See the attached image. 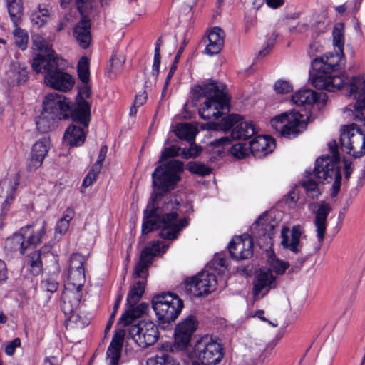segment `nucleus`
<instances>
[{"label": "nucleus", "mask_w": 365, "mask_h": 365, "mask_svg": "<svg viewBox=\"0 0 365 365\" xmlns=\"http://www.w3.org/2000/svg\"><path fill=\"white\" fill-rule=\"evenodd\" d=\"M49 148L50 142L46 138L39 139L34 144L31 151V158L28 164L29 170H36L42 165L43 160L47 155Z\"/></svg>", "instance_id": "obj_23"}, {"label": "nucleus", "mask_w": 365, "mask_h": 365, "mask_svg": "<svg viewBox=\"0 0 365 365\" xmlns=\"http://www.w3.org/2000/svg\"><path fill=\"white\" fill-rule=\"evenodd\" d=\"M29 227H25L20 230L19 232L14 233L10 237H8L5 242V247L11 252H19L24 254L27 248V245L24 240V233Z\"/></svg>", "instance_id": "obj_31"}, {"label": "nucleus", "mask_w": 365, "mask_h": 365, "mask_svg": "<svg viewBox=\"0 0 365 365\" xmlns=\"http://www.w3.org/2000/svg\"><path fill=\"white\" fill-rule=\"evenodd\" d=\"M217 281L214 274L202 272L186 280V287L195 297L207 295L216 289Z\"/></svg>", "instance_id": "obj_13"}, {"label": "nucleus", "mask_w": 365, "mask_h": 365, "mask_svg": "<svg viewBox=\"0 0 365 365\" xmlns=\"http://www.w3.org/2000/svg\"><path fill=\"white\" fill-rule=\"evenodd\" d=\"M331 207L327 203H322L317 208L315 213L314 225L316 227L317 242L313 245L307 255V245L300 240L301 231L298 227V253L302 255L299 263L301 267H304L307 269H312L314 265V260L312 255L317 253L321 248L326 233L327 218L331 212ZM306 244H307L306 242Z\"/></svg>", "instance_id": "obj_5"}, {"label": "nucleus", "mask_w": 365, "mask_h": 365, "mask_svg": "<svg viewBox=\"0 0 365 365\" xmlns=\"http://www.w3.org/2000/svg\"><path fill=\"white\" fill-rule=\"evenodd\" d=\"M221 88L215 82L197 85L192 88L193 98L200 101L205 98L199 108V115L203 120H216L225 111L230 110V98Z\"/></svg>", "instance_id": "obj_3"}, {"label": "nucleus", "mask_w": 365, "mask_h": 365, "mask_svg": "<svg viewBox=\"0 0 365 365\" xmlns=\"http://www.w3.org/2000/svg\"><path fill=\"white\" fill-rule=\"evenodd\" d=\"M314 177L312 171L306 170L304 174V179L300 182L306 195L312 200L317 199L321 194L319 184L314 180Z\"/></svg>", "instance_id": "obj_34"}, {"label": "nucleus", "mask_w": 365, "mask_h": 365, "mask_svg": "<svg viewBox=\"0 0 365 365\" xmlns=\"http://www.w3.org/2000/svg\"><path fill=\"white\" fill-rule=\"evenodd\" d=\"M179 152L180 148L177 145H171L170 147L165 148L161 153L158 163H161L167 160L168 158L178 156L179 155Z\"/></svg>", "instance_id": "obj_59"}, {"label": "nucleus", "mask_w": 365, "mask_h": 365, "mask_svg": "<svg viewBox=\"0 0 365 365\" xmlns=\"http://www.w3.org/2000/svg\"><path fill=\"white\" fill-rule=\"evenodd\" d=\"M81 299V289L66 284L61 297V309L65 315L73 314L78 309Z\"/></svg>", "instance_id": "obj_20"}, {"label": "nucleus", "mask_w": 365, "mask_h": 365, "mask_svg": "<svg viewBox=\"0 0 365 365\" xmlns=\"http://www.w3.org/2000/svg\"><path fill=\"white\" fill-rule=\"evenodd\" d=\"M91 103L82 98H76L74 108L71 111L69 110V116L71 115L73 121L79 123L87 128L91 120Z\"/></svg>", "instance_id": "obj_25"}, {"label": "nucleus", "mask_w": 365, "mask_h": 365, "mask_svg": "<svg viewBox=\"0 0 365 365\" xmlns=\"http://www.w3.org/2000/svg\"><path fill=\"white\" fill-rule=\"evenodd\" d=\"M101 170V169L96 170V167L93 165L88 173L85 177L82 185L85 187L91 186L96 181Z\"/></svg>", "instance_id": "obj_60"}, {"label": "nucleus", "mask_w": 365, "mask_h": 365, "mask_svg": "<svg viewBox=\"0 0 365 365\" xmlns=\"http://www.w3.org/2000/svg\"><path fill=\"white\" fill-rule=\"evenodd\" d=\"M66 66V61L56 53H51L47 57L38 56L34 58L31 64L36 73L44 75V83L47 86L62 92L71 90L75 83L74 78L62 71Z\"/></svg>", "instance_id": "obj_2"}, {"label": "nucleus", "mask_w": 365, "mask_h": 365, "mask_svg": "<svg viewBox=\"0 0 365 365\" xmlns=\"http://www.w3.org/2000/svg\"><path fill=\"white\" fill-rule=\"evenodd\" d=\"M33 43L35 48L41 53L36 55L35 58L40 55L47 57L51 53H56L55 51L51 48L49 43L41 36H35L33 38Z\"/></svg>", "instance_id": "obj_48"}, {"label": "nucleus", "mask_w": 365, "mask_h": 365, "mask_svg": "<svg viewBox=\"0 0 365 365\" xmlns=\"http://www.w3.org/2000/svg\"><path fill=\"white\" fill-rule=\"evenodd\" d=\"M339 347L338 341L328 340L322 351L321 358L324 365H331Z\"/></svg>", "instance_id": "obj_38"}, {"label": "nucleus", "mask_w": 365, "mask_h": 365, "mask_svg": "<svg viewBox=\"0 0 365 365\" xmlns=\"http://www.w3.org/2000/svg\"><path fill=\"white\" fill-rule=\"evenodd\" d=\"M49 18V11L41 5L38 6L37 11L31 14V21L37 28L43 26Z\"/></svg>", "instance_id": "obj_43"}, {"label": "nucleus", "mask_w": 365, "mask_h": 365, "mask_svg": "<svg viewBox=\"0 0 365 365\" xmlns=\"http://www.w3.org/2000/svg\"><path fill=\"white\" fill-rule=\"evenodd\" d=\"M41 287L45 291L53 293L58 288V282L54 277L50 276L41 281Z\"/></svg>", "instance_id": "obj_57"}, {"label": "nucleus", "mask_w": 365, "mask_h": 365, "mask_svg": "<svg viewBox=\"0 0 365 365\" xmlns=\"http://www.w3.org/2000/svg\"><path fill=\"white\" fill-rule=\"evenodd\" d=\"M333 45L339 51H343L344 45V25L341 22H337L332 31Z\"/></svg>", "instance_id": "obj_42"}, {"label": "nucleus", "mask_w": 365, "mask_h": 365, "mask_svg": "<svg viewBox=\"0 0 365 365\" xmlns=\"http://www.w3.org/2000/svg\"><path fill=\"white\" fill-rule=\"evenodd\" d=\"M146 365H180V364L170 354L160 353L154 357L149 358Z\"/></svg>", "instance_id": "obj_46"}, {"label": "nucleus", "mask_w": 365, "mask_h": 365, "mask_svg": "<svg viewBox=\"0 0 365 365\" xmlns=\"http://www.w3.org/2000/svg\"><path fill=\"white\" fill-rule=\"evenodd\" d=\"M273 88L274 91L278 94H286L293 91V86L288 81L282 79L277 80Z\"/></svg>", "instance_id": "obj_56"}, {"label": "nucleus", "mask_w": 365, "mask_h": 365, "mask_svg": "<svg viewBox=\"0 0 365 365\" xmlns=\"http://www.w3.org/2000/svg\"><path fill=\"white\" fill-rule=\"evenodd\" d=\"M351 92L354 98L365 100V78H355L351 84Z\"/></svg>", "instance_id": "obj_50"}, {"label": "nucleus", "mask_w": 365, "mask_h": 365, "mask_svg": "<svg viewBox=\"0 0 365 365\" xmlns=\"http://www.w3.org/2000/svg\"><path fill=\"white\" fill-rule=\"evenodd\" d=\"M296 186L297 185H294L292 190L284 197L285 204L290 208H294L297 206V201L295 200L296 193L294 190Z\"/></svg>", "instance_id": "obj_62"}, {"label": "nucleus", "mask_w": 365, "mask_h": 365, "mask_svg": "<svg viewBox=\"0 0 365 365\" xmlns=\"http://www.w3.org/2000/svg\"><path fill=\"white\" fill-rule=\"evenodd\" d=\"M29 78L27 67L19 61H11L5 73V80L9 86L23 84Z\"/></svg>", "instance_id": "obj_22"}, {"label": "nucleus", "mask_w": 365, "mask_h": 365, "mask_svg": "<svg viewBox=\"0 0 365 365\" xmlns=\"http://www.w3.org/2000/svg\"><path fill=\"white\" fill-rule=\"evenodd\" d=\"M68 117L69 104L66 98L56 93H49L46 96L43 111L36 119L37 130L41 133H46L55 128L58 120Z\"/></svg>", "instance_id": "obj_4"}, {"label": "nucleus", "mask_w": 365, "mask_h": 365, "mask_svg": "<svg viewBox=\"0 0 365 365\" xmlns=\"http://www.w3.org/2000/svg\"><path fill=\"white\" fill-rule=\"evenodd\" d=\"M90 21L83 16L74 29L76 40L82 48H87L91 41Z\"/></svg>", "instance_id": "obj_29"}, {"label": "nucleus", "mask_w": 365, "mask_h": 365, "mask_svg": "<svg viewBox=\"0 0 365 365\" xmlns=\"http://www.w3.org/2000/svg\"><path fill=\"white\" fill-rule=\"evenodd\" d=\"M200 152V148L197 147L196 145L191 144L190 148L183 150L182 155L185 158H195L197 156Z\"/></svg>", "instance_id": "obj_63"}, {"label": "nucleus", "mask_w": 365, "mask_h": 365, "mask_svg": "<svg viewBox=\"0 0 365 365\" xmlns=\"http://www.w3.org/2000/svg\"><path fill=\"white\" fill-rule=\"evenodd\" d=\"M21 345V340L19 338H15L12 341H11L8 344L5 346V353L11 356L14 354L16 348L20 346Z\"/></svg>", "instance_id": "obj_64"}, {"label": "nucleus", "mask_w": 365, "mask_h": 365, "mask_svg": "<svg viewBox=\"0 0 365 365\" xmlns=\"http://www.w3.org/2000/svg\"><path fill=\"white\" fill-rule=\"evenodd\" d=\"M339 141L342 149L354 158L365 155V135L355 124L342 127Z\"/></svg>", "instance_id": "obj_8"}, {"label": "nucleus", "mask_w": 365, "mask_h": 365, "mask_svg": "<svg viewBox=\"0 0 365 365\" xmlns=\"http://www.w3.org/2000/svg\"><path fill=\"white\" fill-rule=\"evenodd\" d=\"M274 229V225L269 222L268 215L266 214L259 216L252 226V230H258L259 235L270 236Z\"/></svg>", "instance_id": "obj_40"}, {"label": "nucleus", "mask_w": 365, "mask_h": 365, "mask_svg": "<svg viewBox=\"0 0 365 365\" xmlns=\"http://www.w3.org/2000/svg\"><path fill=\"white\" fill-rule=\"evenodd\" d=\"M162 44V37H159L156 41L155 50L153 64L152 67V74L156 78L159 74V68L160 65V46Z\"/></svg>", "instance_id": "obj_53"}, {"label": "nucleus", "mask_w": 365, "mask_h": 365, "mask_svg": "<svg viewBox=\"0 0 365 365\" xmlns=\"http://www.w3.org/2000/svg\"><path fill=\"white\" fill-rule=\"evenodd\" d=\"M187 169L192 173L200 176H206L211 173V168L200 162H190L187 165Z\"/></svg>", "instance_id": "obj_51"}, {"label": "nucleus", "mask_w": 365, "mask_h": 365, "mask_svg": "<svg viewBox=\"0 0 365 365\" xmlns=\"http://www.w3.org/2000/svg\"><path fill=\"white\" fill-rule=\"evenodd\" d=\"M125 58L122 53H114L110 60V67L106 71V75L110 79L115 78L123 70Z\"/></svg>", "instance_id": "obj_37"}, {"label": "nucleus", "mask_w": 365, "mask_h": 365, "mask_svg": "<svg viewBox=\"0 0 365 365\" xmlns=\"http://www.w3.org/2000/svg\"><path fill=\"white\" fill-rule=\"evenodd\" d=\"M29 264L33 275H38L43 269L41 260V252L40 250H35L29 255Z\"/></svg>", "instance_id": "obj_45"}, {"label": "nucleus", "mask_w": 365, "mask_h": 365, "mask_svg": "<svg viewBox=\"0 0 365 365\" xmlns=\"http://www.w3.org/2000/svg\"><path fill=\"white\" fill-rule=\"evenodd\" d=\"M175 132L179 138L188 142H192L198 133L197 128L188 123H179Z\"/></svg>", "instance_id": "obj_39"}, {"label": "nucleus", "mask_w": 365, "mask_h": 365, "mask_svg": "<svg viewBox=\"0 0 365 365\" xmlns=\"http://www.w3.org/2000/svg\"><path fill=\"white\" fill-rule=\"evenodd\" d=\"M183 169V163L173 159L158 166L152 173L153 192L144 211L142 225L143 235L160 229L159 236L161 238L172 240L177 238L180 231L187 225L186 218L177 221L178 215L175 212L161 216L157 203L165 193L175 188L180 180V175Z\"/></svg>", "instance_id": "obj_1"}, {"label": "nucleus", "mask_w": 365, "mask_h": 365, "mask_svg": "<svg viewBox=\"0 0 365 365\" xmlns=\"http://www.w3.org/2000/svg\"><path fill=\"white\" fill-rule=\"evenodd\" d=\"M356 100L354 108L356 112V117L360 120L365 122V100L354 98Z\"/></svg>", "instance_id": "obj_58"}, {"label": "nucleus", "mask_w": 365, "mask_h": 365, "mask_svg": "<svg viewBox=\"0 0 365 365\" xmlns=\"http://www.w3.org/2000/svg\"><path fill=\"white\" fill-rule=\"evenodd\" d=\"M355 78H364V76H354L351 79H349L347 76L342 73L339 76H332L330 73V81L328 86V91H335L340 90L342 87H345L349 91L348 96L353 97L354 99V95L351 93V84Z\"/></svg>", "instance_id": "obj_33"}, {"label": "nucleus", "mask_w": 365, "mask_h": 365, "mask_svg": "<svg viewBox=\"0 0 365 365\" xmlns=\"http://www.w3.org/2000/svg\"><path fill=\"white\" fill-rule=\"evenodd\" d=\"M124 336V331L123 330H120L113 336L111 342L106 351V359L108 361V365H118L121 356Z\"/></svg>", "instance_id": "obj_26"}, {"label": "nucleus", "mask_w": 365, "mask_h": 365, "mask_svg": "<svg viewBox=\"0 0 365 365\" xmlns=\"http://www.w3.org/2000/svg\"><path fill=\"white\" fill-rule=\"evenodd\" d=\"M289 230L284 227L282 230L281 244L284 248H289L294 252H297V226H293L292 230V239L289 240L288 233Z\"/></svg>", "instance_id": "obj_44"}, {"label": "nucleus", "mask_w": 365, "mask_h": 365, "mask_svg": "<svg viewBox=\"0 0 365 365\" xmlns=\"http://www.w3.org/2000/svg\"><path fill=\"white\" fill-rule=\"evenodd\" d=\"M86 262L85 256L76 252L71 255L68 262V284H73L78 289H82L85 281L84 264Z\"/></svg>", "instance_id": "obj_16"}, {"label": "nucleus", "mask_w": 365, "mask_h": 365, "mask_svg": "<svg viewBox=\"0 0 365 365\" xmlns=\"http://www.w3.org/2000/svg\"><path fill=\"white\" fill-rule=\"evenodd\" d=\"M225 32L217 26L212 29L207 36L208 44L205 48V53L210 56L219 53L225 42Z\"/></svg>", "instance_id": "obj_27"}, {"label": "nucleus", "mask_w": 365, "mask_h": 365, "mask_svg": "<svg viewBox=\"0 0 365 365\" xmlns=\"http://www.w3.org/2000/svg\"><path fill=\"white\" fill-rule=\"evenodd\" d=\"M129 336L140 347L147 348L158 340L160 334L155 323L151 321H140L130 327Z\"/></svg>", "instance_id": "obj_10"}, {"label": "nucleus", "mask_w": 365, "mask_h": 365, "mask_svg": "<svg viewBox=\"0 0 365 365\" xmlns=\"http://www.w3.org/2000/svg\"><path fill=\"white\" fill-rule=\"evenodd\" d=\"M186 44H187V41L185 39H184L181 46H180L175 56L173 63L170 68V71H169L168 75H167V77L165 79L166 85L170 83V79L173 77V76L174 75V73L177 69L178 63L179 62V60L181 57L182 53H183V51L185 50V47Z\"/></svg>", "instance_id": "obj_54"}, {"label": "nucleus", "mask_w": 365, "mask_h": 365, "mask_svg": "<svg viewBox=\"0 0 365 365\" xmlns=\"http://www.w3.org/2000/svg\"><path fill=\"white\" fill-rule=\"evenodd\" d=\"M337 163L330 156L319 157L315 161L312 175L322 183L329 182L333 179L335 182L340 181L341 173Z\"/></svg>", "instance_id": "obj_12"}, {"label": "nucleus", "mask_w": 365, "mask_h": 365, "mask_svg": "<svg viewBox=\"0 0 365 365\" xmlns=\"http://www.w3.org/2000/svg\"><path fill=\"white\" fill-rule=\"evenodd\" d=\"M198 327V320L196 317L189 315L182 319L175 329V343L180 349L188 346L192 336Z\"/></svg>", "instance_id": "obj_15"}, {"label": "nucleus", "mask_w": 365, "mask_h": 365, "mask_svg": "<svg viewBox=\"0 0 365 365\" xmlns=\"http://www.w3.org/2000/svg\"><path fill=\"white\" fill-rule=\"evenodd\" d=\"M250 153V148L244 143H236L230 148L232 155L238 159L245 158Z\"/></svg>", "instance_id": "obj_55"}, {"label": "nucleus", "mask_w": 365, "mask_h": 365, "mask_svg": "<svg viewBox=\"0 0 365 365\" xmlns=\"http://www.w3.org/2000/svg\"><path fill=\"white\" fill-rule=\"evenodd\" d=\"M322 96H325V94L311 89L298 91V134L304 131L313 120L311 108Z\"/></svg>", "instance_id": "obj_9"}, {"label": "nucleus", "mask_w": 365, "mask_h": 365, "mask_svg": "<svg viewBox=\"0 0 365 365\" xmlns=\"http://www.w3.org/2000/svg\"><path fill=\"white\" fill-rule=\"evenodd\" d=\"M148 309V304L145 302L140 303L137 307H128V310L120 318L119 323L127 326L131 324L134 319L140 317L145 314Z\"/></svg>", "instance_id": "obj_35"}, {"label": "nucleus", "mask_w": 365, "mask_h": 365, "mask_svg": "<svg viewBox=\"0 0 365 365\" xmlns=\"http://www.w3.org/2000/svg\"><path fill=\"white\" fill-rule=\"evenodd\" d=\"M17 185L18 179L15 178H6L0 181V195L5 197L2 203L4 210H7L13 202Z\"/></svg>", "instance_id": "obj_28"}, {"label": "nucleus", "mask_w": 365, "mask_h": 365, "mask_svg": "<svg viewBox=\"0 0 365 365\" xmlns=\"http://www.w3.org/2000/svg\"><path fill=\"white\" fill-rule=\"evenodd\" d=\"M331 73L324 68L319 70L312 68L309 80L315 88L328 91Z\"/></svg>", "instance_id": "obj_32"}, {"label": "nucleus", "mask_w": 365, "mask_h": 365, "mask_svg": "<svg viewBox=\"0 0 365 365\" xmlns=\"http://www.w3.org/2000/svg\"><path fill=\"white\" fill-rule=\"evenodd\" d=\"M252 240L250 237L238 236L230 242L229 251L233 259L244 260L252 256Z\"/></svg>", "instance_id": "obj_18"}, {"label": "nucleus", "mask_w": 365, "mask_h": 365, "mask_svg": "<svg viewBox=\"0 0 365 365\" xmlns=\"http://www.w3.org/2000/svg\"><path fill=\"white\" fill-rule=\"evenodd\" d=\"M160 253V244L159 242H153L150 246L145 247L140 256L139 261L135 267L133 276L140 278L146 282L148 275V267L152 263L153 257Z\"/></svg>", "instance_id": "obj_17"}, {"label": "nucleus", "mask_w": 365, "mask_h": 365, "mask_svg": "<svg viewBox=\"0 0 365 365\" xmlns=\"http://www.w3.org/2000/svg\"><path fill=\"white\" fill-rule=\"evenodd\" d=\"M222 346L212 340L201 339L195 345L194 354L204 365H215L223 358Z\"/></svg>", "instance_id": "obj_11"}, {"label": "nucleus", "mask_w": 365, "mask_h": 365, "mask_svg": "<svg viewBox=\"0 0 365 365\" xmlns=\"http://www.w3.org/2000/svg\"><path fill=\"white\" fill-rule=\"evenodd\" d=\"M272 128L279 136L290 138L297 134V111L291 109L275 116L270 120Z\"/></svg>", "instance_id": "obj_14"}, {"label": "nucleus", "mask_w": 365, "mask_h": 365, "mask_svg": "<svg viewBox=\"0 0 365 365\" xmlns=\"http://www.w3.org/2000/svg\"><path fill=\"white\" fill-rule=\"evenodd\" d=\"M77 71L79 79L83 83H88L90 80L89 60L87 57L81 58L78 63Z\"/></svg>", "instance_id": "obj_49"}, {"label": "nucleus", "mask_w": 365, "mask_h": 365, "mask_svg": "<svg viewBox=\"0 0 365 365\" xmlns=\"http://www.w3.org/2000/svg\"><path fill=\"white\" fill-rule=\"evenodd\" d=\"M275 287L276 279L272 270L266 268L260 269L254 282L253 294L257 297L263 291L264 294Z\"/></svg>", "instance_id": "obj_24"}, {"label": "nucleus", "mask_w": 365, "mask_h": 365, "mask_svg": "<svg viewBox=\"0 0 365 365\" xmlns=\"http://www.w3.org/2000/svg\"><path fill=\"white\" fill-rule=\"evenodd\" d=\"M152 307L160 323L170 324L180 314L183 301L176 294L163 292L153 298Z\"/></svg>", "instance_id": "obj_7"}, {"label": "nucleus", "mask_w": 365, "mask_h": 365, "mask_svg": "<svg viewBox=\"0 0 365 365\" xmlns=\"http://www.w3.org/2000/svg\"><path fill=\"white\" fill-rule=\"evenodd\" d=\"M237 114H231L222 118L219 125L220 129L226 132L232 128L230 136L220 138L212 143L215 147H224L230 144L233 140H247L254 135L257 131L252 122L242 121Z\"/></svg>", "instance_id": "obj_6"}, {"label": "nucleus", "mask_w": 365, "mask_h": 365, "mask_svg": "<svg viewBox=\"0 0 365 365\" xmlns=\"http://www.w3.org/2000/svg\"><path fill=\"white\" fill-rule=\"evenodd\" d=\"M145 288L144 280H138L130 286L126 299L128 307H133L139 302L144 294Z\"/></svg>", "instance_id": "obj_36"}, {"label": "nucleus", "mask_w": 365, "mask_h": 365, "mask_svg": "<svg viewBox=\"0 0 365 365\" xmlns=\"http://www.w3.org/2000/svg\"><path fill=\"white\" fill-rule=\"evenodd\" d=\"M45 234V230L43 227L41 228L36 233L31 235L29 236L28 240L25 241L26 245H27V247L29 245H37L41 242V239L43 235Z\"/></svg>", "instance_id": "obj_61"}, {"label": "nucleus", "mask_w": 365, "mask_h": 365, "mask_svg": "<svg viewBox=\"0 0 365 365\" xmlns=\"http://www.w3.org/2000/svg\"><path fill=\"white\" fill-rule=\"evenodd\" d=\"M15 45L21 50H25L27 48L29 42V35L26 31L19 27L15 26L12 32Z\"/></svg>", "instance_id": "obj_47"}, {"label": "nucleus", "mask_w": 365, "mask_h": 365, "mask_svg": "<svg viewBox=\"0 0 365 365\" xmlns=\"http://www.w3.org/2000/svg\"><path fill=\"white\" fill-rule=\"evenodd\" d=\"M268 262L273 270L278 274H282L289 267L288 262L279 260L274 253L269 256Z\"/></svg>", "instance_id": "obj_52"}, {"label": "nucleus", "mask_w": 365, "mask_h": 365, "mask_svg": "<svg viewBox=\"0 0 365 365\" xmlns=\"http://www.w3.org/2000/svg\"><path fill=\"white\" fill-rule=\"evenodd\" d=\"M335 53H328L320 58H316L312 62V68L315 69L324 68L332 72L340 69L345 64L343 51H339L335 48Z\"/></svg>", "instance_id": "obj_19"}, {"label": "nucleus", "mask_w": 365, "mask_h": 365, "mask_svg": "<svg viewBox=\"0 0 365 365\" xmlns=\"http://www.w3.org/2000/svg\"><path fill=\"white\" fill-rule=\"evenodd\" d=\"M250 151L255 158H263L275 148L274 139L267 135H258L250 142Z\"/></svg>", "instance_id": "obj_21"}, {"label": "nucleus", "mask_w": 365, "mask_h": 365, "mask_svg": "<svg viewBox=\"0 0 365 365\" xmlns=\"http://www.w3.org/2000/svg\"><path fill=\"white\" fill-rule=\"evenodd\" d=\"M85 139L86 134L83 128L76 125H70L63 137L64 143L71 147L81 145Z\"/></svg>", "instance_id": "obj_30"}, {"label": "nucleus", "mask_w": 365, "mask_h": 365, "mask_svg": "<svg viewBox=\"0 0 365 365\" xmlns=\"http://www.w3.org/2000/svg\"><path fill=\"white\" fill-rule=\"evenodd\" d=\"M7 9L14 26H18L21 21L23 15V1H14L6 0Z\"/></svg>", "instance_id": "obj_41"}]
</instances>
